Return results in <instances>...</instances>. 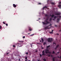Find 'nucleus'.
<instances>
[{"label": "nucleus", "mask_w": 61, "mask_h": 61, "mask_svg": "<svg viewBox=\"0 0 61 61\" xmlns=\"http://www.w3.org/2000/svg\"><path fill=\"white\" fill-rule=\"evenodd\" d=\"M45 22H46V23L45 22H42V23L43 25H47L49 24V22L47 20H46L45 21Z\"/></svg>", "instance_id": "nucleus-1"}, {"label": "nucleus", "mask_w": 61, "mask_h": 61, "mask_svg": "<svg viewBox=\"0 0 61 61\" xmlns=\"http://www.w3.org/2000/svg\"><path fill=\"white\" fill-rule=\"evenodd\" d=\"M51 24H50V25H49V26L44 28V29H49L51 27L50 26H51Z\"/></svg>", "instance_id": "nucleus-2"}, {"label": "nucleus", "mask_w": 61, "mask_h": 61, "mask_svg": "<svg viewBox=\"0 0 61 61\" xmlns=\"http://www.w3.org/2000/svg\"><path fill=\"white\" fill-rule=\"evenodd\" d=\"M52 38H49L47 40V41L48 42H51L52 41Z\"/></svg>", "instance_id": "nucleus-3"}, {"label": "nucleus", "mask_w": 61, "mask_h": 61, "mask_svg": "<svg viewBox=\"0 0 61 61\" xmlns=\"http://www.w3.org/2000/svg\"><path fill=\"white\" fill-rule=\"evenodd\" d=\"M45 16L46 17H47V18L46 19V20H47H47H48V19H49V15H48L47 14H46V15H45Z\"/></svg>", "instance_id": "nucleus-4"}, {"label": "nucleus", "mask_w": 61, "mask_h": 61, "mask_svg": "<svg viewBox=\"0 0 61 61\" xmlns=\"http://www.w3.org/2000/svg\"><path fill=\"white\" fill-rule=\"evenodd\" d=\"M59 46V45L58 44H57V45L56 46V47L55 48V50L57 49Z\"/></svg>", "instance_id": "nucleus-5"}, {"label": "nucleus", "mask_w": 61, "mask_h": 61, "mask_svg": "<svg viewBox=\"0 0 61 61\" xmlns=\"http://www.w3.org/2000/svg\"><path fill=\"white\" fill-rule=\"evenodd\" d=\"M29 30L30 31L32 30V29L30 27H29Z\"/></svg>", "instance_id": "nucleus-6"}, {"label": "nucleus", "mask_w": 61, "mask_h": 61, "mask_svg": "<svg viewBox=\"0 0 61 61\" xmlns=\"http://www.w3.org/2000/svg\"><path fill=\"white\" fill-rule=\"evenodd\" d=\"M44 51H45L44 50L43 51H42V53L43 54H42V55L43 56H45L46 55V54H45V52H44Z\"/></svg>", "instance_id": "nucleus-7"}, {"label": "nucleus", "mask_w": 61, "mask_h": 61, "mask_svg": "<svg viewBox=\"0 0 61 61\" xmlns=\"http://www.w3.org/2000/svg\"><path fill=\"white\" fill-rule=\"evenodd\" d=\"M61 15V13H57L55 14V15Z\"/></svg>", "instance_id": "nucleus-8"}, {"label": "nucleus", "mask_w": 61, "mask_h": 61, "mask_svg": "<svg viewBox=\"0 0 61 61\" xmlns=\"http://www.w3.org/2000/svg\"><path fill=\"white\" fill-rule=\"evenodd\" d=\"M13 6L14 7H15H15H16V5H15V4H13Z\"/></svg>", "instance_id": "nucleus-9"}, {"label": "nucleus", "mask_w": 61, "mask_h": 61, "mask_svg": "<svg viewBox=\"0 0 61 61\" xmlns=\"http://www.w3.org/2000/svg\"><path fill=\"white\" fill-rule=\"evenodd\" d=\"M57 23H58V22H59V21L60 20V19H59V18H58V19H57Z\"/></svg>", "instance_id": "nucleus-10"}, {"label": "nucleus", "mask_w": 61, "mask_h": 61, "mask_svg": "<svg viewBox=\"0 0 61 61\" xmlns=\"http://www.w3.org/2000/svg\"><path fill=\"white\" fill-rule=\"evenodd\" d=\"M45 52L46 53V54H47L48 53H50V52L48 51H45Z\"/></svg>", "instance_id": "nucleus-11"}, {"label": "nucleus", "mask_w": 61, "mask_h": 61, "mask_svg": "<svg viewBox=\"0 0 61 61\" xmlns=\"http://www.w3.org/2000/svg\"><path fill=\"white\" fill-rule=\"evenodd\" d=\"M45 8H47V7L46 6H45L43 8V10H44V9Z\"/></svg>", "instance_id": "nucleus-12"}, {"label": "nucleus", "mask_w": 61, "mask_h": 61, "mask_svg": "<svg viewBox=\"0 0 61 61\" xmlns=\"http://www.w3.org/2000/svg\"><path fill=\"white\" fill-rule=\"evenodd\" d=\"M52 60L53 61H55V57L53 58Z\"/></svg>", "instance_id": "nucleus-13"}, {"label": "nucleus", "mask_w": 61, "mask_h": 61, "mask_svg": "<svg viewBox=\"0 0 61 61\" xmlns=\"http://www.w3.org/2000/svg\"><path fill=\"white\" fill-rule=\"evenodd\" d=\"M54 15L52 14V15H51V17H54Z\"/></svg>", "instance_id": "nucleus-14"}, {"label": "nucleus", "mask_w": 61, "mask_h": 61, "mask_svg": "<svg viewBox=\"0 0 61 61\" xmlns=\"http://www.w3.org/2000/svg\"><path fill=\"white\" fill-rule=\"evenodd\" d=\"M50 46L49 45L48 46H47V49L48 48H49V47H50Z\"/></svg>", "instance_id": "nucleus-15"}, {"label": "nucleus", "mask_w": 61, "mask_h": 61, "mask_svg": "<svg viewBox=\"0 0 61 61\" xmlns=\"http://www.w3.org/2000/svg\"><path fill=\"white\" fill-rule=\"evenodd\" d=\"M57 17V16H55L54 17V19H56V18Z\"/></svg>", "instance_id": "nucleus-16"}, {"label": "nucleus", "mask_w": 61, "mask_h": 61, "mask_svg": "<svg viewBox=\"0 0 61 61\" xmlns=\"http://www.w3.org/2000/svg\"><path fill=\"white\" fill-rule=\"evenodd\" d=\"M41 40L42 41V43H43L44 42V40L43 39V38H41Z\"/></svg>", "instance_id": "nucleus-17"}, {"label": "nucleus", "mask_w": 61, "mask_h": 61, "mask_svg": "<svg viewBox=\"0 0 61 61\" xmlns=\"http://www.w3.org/2000/svg\"><path fill=\"white\" fill-rule=\"evenodd\" d=\"M51 4H52V5H54L55 4V3L54 2H51Z\"/></svg>", "instance_id": "nucleus-18"}, {"label": "nucleus", "mask_w": 61, "mask_h": 61, "mask_svg": "<svg viewBox=\"0 0 61 61\" xmlns=\"http://www.w3.org/2000/svg\"><path fill=\"white\" fill-rule=\"evenodd\" d=\"M52 54H55V52H54V51H53L52 53Z\"/></svg>", "instance_id": "nucleus-19"}, {"label": "nucleus", "mask_w": 61, "mask_h": 61, "mask_svg": "<svg viewBox=\"0 0 61 61\" xmlns=\"http://www.w3.org/2000/svg\"><path fill=\"white\" fill-rule=\"evenodd\" d=\"M45 51H49V50H48V49H46L45 50Z\"/></svg>", "instance_id": "nucleus-20"}, {"label": "nucleus", "mask_w": 61, "mask_h": 61, "mask_svg": "<svg viewBox=\"0 0 61 61\" xmlns=\"http://www.w3.org/2000/svg\"><path fill=\"white\" fill-rule=\"evenodd\" d=\"M43 60L44 61H46V59L44 58L43 59Z\"/></svg>", "instance_id": "nucleus-21"}, {"label": "nucleus", "mask_w": 61, "mask_h": 61, "mask_svg": "<svg viewBox=\"0 0 61 61\" xmlns=\"http://www.w3.org/2000/svg\"><path fill=\"white\" fill-rule=\"evenodd\" d=\"M52 18H51L50 19V21H51V20H52Z\"/></svg>", "instance_id": "nucleus-22"}, {"label": "nucleus", "mask_w": 61, "mask_h": 61, "mask_svg": "<svg viewBox=\"0 0 61 61\" xmlns=\"http://www.w3.org/2000/svg\"><path fill=\"white\" fill-rule=\"evenodd\" d=\"M46 42H44L43 44L44 45H46Z\"/></svg>", "instance_id": "nucleus-23"}, {"label": "nucleus", "mask_w": 61, "mask_h": 61, "mask_svg": "<svg viewBox=\"0 0 61 61\" xmlns=\"http://www.w3.org/2000/svg\"><path fill=\"white\" fill-rule=\"evenodd\" d=\"M25 59H26V60H27V57H26Z\"/></svg>", "instance_id": "nucleus-24"}, {"label": "nucleus", "mask_w": 61, "mask_h": 61, "mask_svg": "<svg viewBox=\"0 0 61 61\" xmlns=\"http://www.w3.org/2000/svg\"><path fill=\"white\" fill-rule=\"evenodd\" d=\"M3 23L4 24H6L5 22L4 21L3 22Z\"/></svg>", "instance_id": "nucleus-25"}, {"label": "nucleus", "mask_w": 61, "mask_h": 61, "mask_svg": "<svg viewBox=\"0 0 61 61\" xmlns=\"http://www.w3.org/2000/svg\"><path fill=\"white\" fill-rule=\"evenodd\" d=\"M1 28H2V26H1L0 25V29H1Z\"/></svg>", "instance_id": "nucleus-26"}, {"label": "nucleus", "mask_w": 61, "mask_h": 61, "mask_svg": "<svg viewBox=\"0 0 61 61\" xmlns=\"http://www.w3.org/2000/svg\"><path fill=\"white\" fill-rule=\"evenodd\" d=\"M25 54L26 55H28V52H26Z\"/></svg>", "instance_id": "nucleus-27"}, {"label": "nucleus", "mask_w": 61, "mask_h": 61, "mask_svg": "<svg viewBox=\"0 0 61 61\" xmlns=\"http://www.w3.org/2000/svg\"><path fill=\"white\" fill-rule=\"evenodd\" d=\"M53 44H55V45H56V43L55 42H53Z\"/></svg>", "instance_id": "nucleus-28"}, {"label": "nucleus", "mask_w": 61, "mask_h": 61, "mask_svg": "<svg viewBox=\"0 0 61 61\" xmlns=\"http://www.w3.org/2000/svg\"><path fill=\"white\" fill-rule=\"evenodd\" d=\"M50 34H52V33H53V32L52 31L51 32H50Z\"/></svg>", "instance_id": "nucleus-29"}, {"label": "nucleus", "mask_w": 61, "mask_h": 61, "mask_svg": "<svg viewBox=\"0 0 61 61\" xmlns=\"http://www.w3.org/2000/svg\"><path fill=\"white\" fill-rule=\"evenodd\" d=\"M48 56V57H50V54H49Z\"/></svg>", "instance_id": "nucleus-30"}, {"label": "nucleus", "mask_w": 61, "mask_h": 61, "mask_svg": "<svg viewBox=\"0 0 61 61\" xmlns=\"http://www.w3.org/2000/svg\"><path fill=\"white\" fill-rule=\"evenodd\" d=\"M6 26H8V24H6Z\"/></svg>", "instance_id": "nucleus-31"}, {"label": "nucleus", "mask_w": 61, "mask_h": 61, "mask_svg": "<svg viewBox=\"0 0 61 61\" xmlns=\"http://www.w3.org/2000/svg\"><path fill=\"white\" fill-rule=\"evenodd\" d=\"M19 42H24L23 41H20Z\"/></svg>", "instance_id": "nucleus-32"}, {"label": "nucleus", "mask_w": 61, "mask_h": 61, "mask_svg": "<svg viewBox=\"0 0 61 61\" xmlns=\"http://www.w3.org/2000/svg\"><path fill=\"white\" fill-rule=\"evenodd\" d=\"M38 5H41V3H39Z\"/></svg>", "instance_id": "nucleus-33"}, {"label": "nucleus", "mask_w": 61, "mask_h": 61, "mask_svg": "<svg viewBox=\"0 0 61 61\" xmlns=\"http://www.w3.org/2000/svg\"><path fill=\"white\" fill-rule=\"evenodd\" d=\"M13 47H15V46L14 45H13Z\"/></svg>", "instance_id": "nucleus-34"}, {"label": "nucleus", "mask_w": 61, "mask_h": 61, "mask_svg": "<svg viewBox=\"0 0 61 61\" xmlns=\"http://www.w3.org/2000/svg\"><path fill=\"white\" fill-rule=\"evenodd\" d=\"M23 38H25V36H24L23 37Z\"/></svg>", "instance_id": "nucleus-35"}, {"label": "nucleus", "mask_w": 61, "mask_h": 61, "mask_svg": "<svg viewBox=\"0 0 61 61\" xmlns=\"http://www.w3.org/2000/svg\"><path fill=\"white\" fill-rule=\"evenodd\" d=\"M58 16L59 18H61V16Z\"/></svg>", "instance_id": "nucleus-36"}, {"label": "nucleus", "mask_w": 61, "mask_h": 61, "mask_svg": "<svg viewBox=\"0 0 61 61\" xmlns=\"http://www.w3.org/2000/svg\"><path fill=\"white\" fill-rule=\"evenodd\" d=\"M40 57H41V56H42V55L41 54H40Z\"/></svg>", "instance_id": "nucleus-37"}, {"label": "nucleus", "mask_w": 61, "mask_h": 61, "mask_svg": "<svg viewBox=\"0 0 61 61\" xmlns=\"http://www.w3.org/2000/svg\"><path fill=\"white\" fill-rule=\"evenodd\" d=\"M59 4H61V2H60L59 3Z\"/></svg>", "instance_id": "nucleus-38"}, {"label": "nucleus", "mask_w": 61, "mask_h": 61, "mask_svg": "<svg viewBox=\"0 0 61 61\" xmlns=\"http://www.w3.org/2000/svg\"><path fill=\"white\" fill-rule=\"evenodd\" d=\"M57 35H58V36L59 35V34L58 33L56 34Z\"/></svg>", "instance_id": "nucleus-39"}, {"label": "nucleus", "mask_w": 61, "mask_h": 61, "mask_svg": "<svg viewBox=\"0 0 61 61\" xmlns=\"http://www.w3.org/2000/svg\"><path fill=\"white\" fill-rule=\"evenodd\" d=\"M53 21H55V19H53Z\"/></svg>", "instance_id": "nucleus-40"}, {"label": "nucleus", "mask_w": 61, "mask_h": 61, "mask_svg": "<svg viewBox=\"0 0 61 61\" xmlns=\"http://www.w3.org/2000/svg\"><path fill=\"white\" fill-rule=\"evenodd\" d=\"M41 49H44V48H43V47H42L41 48Z\"/></svg>", "instance_id": "nucleus-41"}, {"label": "nucleus", "mask_w": 61, "mask_h": 61, "mask_svg": "<svg viewBox=\"0 0 61 61\" xmlns=\"http://www.w3.org/2000/svg\"><path fill=\"white\" fill-rule=\"evenodd\" d=\"M34 35V34L31 35L30 36H33Z\"/></svg>", "instance_id": "nucleus-42"}, {"label": "nucleus", "mask_w": 61, "mask_h": 61, "mask_svg": "<svg viewBox=\"0 0 61 61\" xmlns=\"http://www.w3.org/2000/svg\"><path fill=\"white\" fill-rule=\"evenodd\" d=\"M59 58H60V59L61 58V56H60Z\"/></svg>", "instance_id": "nucleus-43"}, {"label": "nucleus", "mask_w": 61, "mask_h": 61, "mask_svg": "<svg viewBox=\"0 0 61 61\" xmlns=\"http://www.w3.org/2000/svg\"><path fill=\"white\" fill-rule=\"evenodd\" d=\"M59 52H57V53L58 54H59Z\"/></svg>", "instance_id": "nucleus-44"}, {"label": "nucleus", "mask_w": 61, "mask_h": 61, "mask_svg": "<svg viewBox=\"0 0 61 61\" xmlns=\"http://www.w3.org/2000/svg\"><path fill=\"white\" fill-rule=\"evenodd\" d=\"M55 26H57L56 25H55Z\"/></svg>", "instance_id": "nucleus-45"}, {"label": "nucleus", "mask_w": 61, "mask_h": 61, "mask_svg": "<svg viewBox=\"0 0 61 61\" xmlns=\"http://www.w3.org/2000/svg\"><path fill=\"white\" fill-rule=\"evenodd\" d=\"M42 42V41H41V40L40 41V42Z\"/></svg>", "instance_id": "nucleus-46"}, {"label": "nucleus", "mask_w": 61, "mask_h": 61, "mask_svg": "<svg viewBox=\"0 0 61 61\" xmlns=\"http://www.w3.org/2000/svg\"><path fill=\"white\" fill-rule=\"evenodd\" d=\"M52 31L51 32H53V30H52Z\"/></svg>", "instance_id": "nucleus-47"}, {"label": "nucleus", "mask_w": 61, "mask_h": 61, "mask_svg": "<svg viewBox=\"0 0 61 61\" xmlns=\"http://www.w3.org/2000/svg\"><path fill=\"white\" fill-rule=\"evenodd\" d=\"M50 16H51L52 15H50Z\"/></svg>", "instance_id": "nucleus-48"}, {"label": "nucleus", "mask_w": 61, "mask_h": 61, "mask_svg": "<svg viewBox=\"0 0 61 61\" xmlns=\"http://www.w3.org/2000/svg\"><path fill=\"white\" fill-rule=\"evenodd\" d=\"M19 61H20V59H19Z\"/></svg>", "instance_id": "nucleus-49"}, {"label": "nucleus", "mask_w": 61, "mask_h": 61, "mask_svg": "<svg viewBox=\"0 0 61 61\" xmlns=\"http://www.w3.org/2000/svg\"><path fill=\"white\" fill-rule=\"evenodd\" d=\"M8 54V53H7V54Z\"/></svg>", "instance_id": "nucleus-50"}, {"label": "nucleus", "mask_w": 61, "mask_h": 61, "mask_svg": "<svg viewBox=\"0 0 61 61\" xmlns=\"http://www.w3.org/2000/svg\"><path fill=\"white\" fill-rule=\"evenodd\" d=\"M59 8H61V7H59Z\"/></svg>", "instance_id": "nucleus-51"}, {"label": "nucleus", "mask_w": 61, "mask_h": 61, "mask_svg": "<svg viewBox=\"0 0 61 61\" xmlns=\"http://www.w3.org/2000/svg\"><path fill=\"white\" fill-rule=\"evenodd\" d=\"M58 58H59V56H58Z\"/></svg>", "instance_id": "nucleus-52"}, {"label": "nucleus", "mask_w": 61, "mask_h": 61, "mask_svg": "<svg viewBox=\"0 0 61 61\" xmlns=\"http://www.w3.org/2000/svg\"><path fill=\"white\" fill-rule=\"evenodd\" d=\"M38 61H40V60H38Z\"/></svg>", "instance_id": "nucleus-53"}, {"label": "nucleus", "mask_w": 61, "mask_h": 61, "mask_svg": "<svg viewBox=\"0 0 61 61\" xmlns=\"http://www.w3.org/2000/svg\"><path fill=\"white\" fill-rule=\"evenodd\" d=\"M29 34H30V33H28V35H29Z\"/></svg>", "instance_id": "nucleus-54"}, {"label": "nucleus", "mask_w": 61, "mask_h": 61, "mask_svg": "<svg viewBox=\"0 0 61 61\" xmlns=\"http://www.w3.org/2000/svg\"><path fill=\"white\" fill-rule=\"evenodd\" d=\"M25 61H27V60H26Z\"/></svg>", "instance_id": "nucleus-55"}, {"label": "nucleus", "mask_w": 61, "mask_h": 61, "mask_svg": "<svg viewBox=\"0 0 61 61\" xmlns=\"http://www.w3.org/2000/svg\"><path fill=\"white\" fill-rule=\"evenodd\" d=\"M21 46H20L19 47H20Z\"/></svg>", "instance_id": "nucleus-56"}, {"label": "nucleus", "mask_w": 61, "mask_h": 61, "mask_svg": "<svg viewBox=\"0 0 61 61\" xmlns=\"http://www.w3.org/2000/svg\"><path fill=\"white\" fill-rule=\"evenodd\" d=\"M56 54V55H57V54Z\"/></svg>", "instance_id": "nucleus-57"}, {"label": "nucleus", "mask_w": 61, "mask_h": 61, "mask_svg": "<svg viewBox=\"0 0 61 61\" xmlns=\"http://www.w3.org/2000/svg\"><path fill=\"white\" fill-rule=\"evenodd\" d=\"M31 46H32V45H31Z\"/></svg>", "instance_id": "nucleus-58"}, {"label": "nucleus", "mask_w": 61, "mask_h": 61, "mask_svg": "<svg viewBox=\"0 0 61 61\" xmlns=\"http://www.w3.org/2000/svg\"><path fill=\"white\" fill-rule=\"evenodd\" d=\"M51 56H52V55H51Z\"/></svg>", "instance_id": "nucleus-59"}, {"label": "nucleus", "mask_w": 61, "mask_h": 61, "mask_svg": "<svg viewBox=\"0 0 61 61\" xmlns=\"http://www.w3.org/2000/svg\"><path fill=\"white\" fill-rule=\"evenodd\" d=\"M29 61H30V60H29Z\"/></svg>", "instance_id": "nucleus-60"}, {"label": "nucleus", "mask_w": 61, "mask_h": 61, "mask_svg": "<svg viewBox=\"0 0 61 61\" xmlns=\"http://www.w3.org/2000/svg\"><path fill=\"white\" fill-rule=\"evenodd\" d=\"M36 52H37V51H36Z\"/></svg>", "instance_id": "nucleus-61"}, {"label": "nucleus", "mask_w": 61, "mask_h": 61, "mask_svg": "<svg viewBox=\"0 0 61 61\" xmlns=\"http://www.w3.org/2000/svg\"><path fill=\"white\" fill-rule=\"evenodd\" d=\"M29 0V1H30V0Z\"/></svg>", "instance_id": "nucleus-62"}, {"label": "nucleus", "mask_w": 61, "mask_h": 61, "mask_svg": "<svg viewBox=\"0 0 61 61\" xmlns=\"http://www.w3.org/2000/svg\"><path fill=\"white\" fill-rule=\"evenodd\" d=\"M60 49H61V48H60Z\"/></svg>", "instance_id": "nucleus-63"}, {"label": "nucleus", "mask_w": 61, "mask_h": 61, "mask_svg": "<svg viewBox=\"0 0 61 61\" xmlns=\"http://www.w3.org/2000/svg\"><path fill=\"white\" fill-rule=\"evenodd\" d=\"M39 19H40V18H39Z\"/></svg>", "instance_id": "nucleus-64"}]
</instances>
